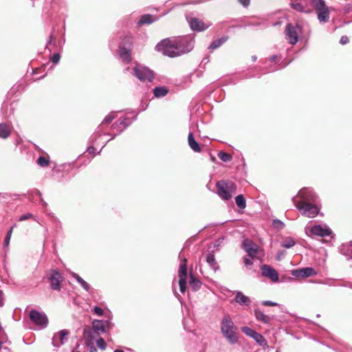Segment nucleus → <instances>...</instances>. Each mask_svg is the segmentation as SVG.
<instances>
[{"label": "nucleus", "mask_w": 352, "mask_h": 352, "mask_svg": "<svg viewBox=\"0 0 352 352\" xmlns=\"http://www.w3.org/2000/svg\"><path fill=\"white\" fill-rule=\"evenodd\" d=\"M193 47V36L186 35L164 39L155 46V50L164 55L173 58L190 52Z\"/></svg>", "instance_id": "1"}, {"label": "nucleus", "mask_w": 352, "mask_h": 352, "mask_svg": "<svg viewBox=\"0 0 352 352\" xmlns=\"http://www.w3.org/2000/svg\"><path fill=\"white\" fill-rule=\"evenodd\" d=\"M236 329L237 327L234 325L230 316H226L223 318L221 322V331L230 344H236L238 342Z\"/></svg>", "instance_id": "2"}, {"label": "nucleus", "mask_w": 352, "mask_h": 352, "mask_svg": "<svg viewBox=\"0 0 352 352\" xmlns=\"http://www.w3.org/2000/svg\"><path fill=\"white\" fill-rule=\"evenodd\" d=\"M217 194L224 201L230 200L236 193V185L230 180H220L217 182Z\"/></svg>", "instance_id": "3"}, {"label": "nucleus", "mask_w": 352, "mask_h": 352, "mask_svg": "<svg viewBox=\"0 0 352 352\" xmlns=\"http://www.w3.org/2000/svg\"><path fill=\"white\" fill-rule=\"evenodd\" d=\"M318 197L314 192L313 189L310 188H301L297 195L292 198V201L294 205H296L297 202H301L302 204L307 203H316Z\"/></svg>", "instance_id": "4"}, {"label": "nucleus", "mask_w": 352, "mask_h": 352, "mask_svg": "<svg viewBox=\"0 0 352 352\" xmlns=\"http://www.w3.org/2000/svg\"><path fill=\"white\" fill-rule=\"evenodd\" d=\"M320 23H326L329 21V9L324 0H311Z\"/></svg>", "instance_id": "5"}, {"label": "nucleus", "mask_w": 352, "mask_h": 352, "mask_svg": "<svg viewBox=\"0 0 352 352\" xmlns=\"http://www.w3.org/2000/svg\"><path fill=\"white\" fill-rule=\"evenodd\" d=\"M305 233L309 237H334L332 230L327 226L315 225L311 228H305Z\"/></svg>", "instance_id": "6"}, {"label": "nucleus", "mask_w": 352, "mask_h": 352, "mask_svg": "<svg viewBox=\"0 0 352 352\" xmlns=\"http://www.w3.org/2000/svg\"><path fill=\"white\" fill-rule=\"evenodd\" d=\"M299 212L307 218H314L319 213V208L316 203L302 204L297 202L295 205Z\"/></svg>", "instance_id": "7"}, {"label": "nucleus", "mask_w": 352, "mask_h": 352, "mask_svg": "<svg viewBox=\"0 0 352 352\" xmlns=\"http://www.w3.org/2000/svg\"><path fill=\"white\" fill-rule=\"evenodd\" d=\"M133 75L141 82H151L154 78L152 70L146 66L140 64H136L133 68Z\"/></svg>", "instance_id": "8"}, {"label": "nucleus", "mask_w": 352, "mask_h": 352, "mask_svg": "<svg viewBox=\"0 0 352 352\" xmlns=\"http://www.w3.org/2000/svg\"><path fill=\"white\" fill-rule=\"evenodd\" d=\"M132 47V38L125 37L119 46V54L123 61L129 63L131 61V51Z\"/></svg>", "instance_id": "9"}, {"label": "nucleus", "mask_w": 352, "mask_h": 352, "mask_svg": "<svg viewBox=\"0 0 352 352\" xmlns=\"http://www.w3.org/2000/svg\"><path fill=\"white\" fill-rule=\"evenodd\" d=\"M302 28L299 25L287 24L285 30V38L290 44L295 45L298 41V36Z\"/></svg>", "instance_id": "10"}, {"label": "nucleus", "mask_w": 352, "mask_h": 352, "mask_svg": "<svg viewBox=\"0 0 352 352\" xmlns=\"http://www.w3.org/2000/svg\"><path fill=\"white\" fill-rule=\"evenodd\" d=\"M116 118L115 113L111 112L109 113L103 120L101 124L98 126L97 131H96L93 135L91 136V142L96 143V140L98 138L101 136L102 135H106V133L104 132V126L105 124H108L110 122H111L114 119ZM107 135H110V133H107Z\"/></svg>", "instance_id": "11"}, {"label": "nucleus", "mask_w": 352, "mask_h": 352, "mask_svg": "<svg viewBox=\"0 0 352 352\" xmlns=\"http://www.w3.org/2000/svg\"><path fill=\"white\" fill-rule=\"evenodd\" d=\"M179 290L182 293H184L186 289L187 279V267L186 259L184 258L183 262L180 263L178 271Z\"/></svg>", "instance_id": "12"}, {"label": "nucleus", "mask_w": 352, "mask_h": 352, "mask_svg": "<svg viewBox=\"0 0 352 352\" xmlns=\"http://www.w3.org/2000/svg\"><path fill=\"white\" fill-rule=\"evenodd\" d=\"M30 318L32 322L37 325L44 328L47 327L48 319L45 314L36 310H32L30 313Z\"/></svg>", "instance_id": "13"}, {"label": "nucleus", "mask_w": 352, "mask_h": 352, "mask_svg": "<svg viewBox=\"0 0 352 352\" xmlns=\"http://www.w3.org/2000/svg\"><path fill=\"white\" fill-rule=\"evenodd\" d=\"M241 331L246 336L253 338L261 346L266 344V341L264 337L259 333L256 332L253 329L248 327H243Z\"/></svg>", "instance_id": "14"}, {"label": "nucleus", "mask_w": 352, "mask_h": 352, "mask_svg": "<svg viewBox=\"0 0 352 352\" xmlns=\"http://www.w3.org/2000/svg\"><path fill=\"white\" fill-rule=\"evenodd\" d=\"M63 280L62 274L58 270H52L49 277L50 287L52 290H60V282Z\"/></svg>", "instance_id": "15"}, {"label": "nucleus", "mask_w": 352, "mask_h": 352, "mask_svg": "<svg viewBox=\"0 0 352 352\" xmlns=\"http://www.w3.org/2000/svg\"><path fill=\"white\" fill-rule=\"evenodd\" d=\"M292 8L297 12L309 14L312 12L311 7L305 0H296L294 2L289 3Z\"/></svg>", "instance_id": "16"}, {"label": "nucleus", "mask_w": 352, "mask_h": 352, "mask_svg": "<svg viewBox=\"0 0 352 352\" xmlns=\"http://www.w3.org/2000/svg\"><path fill=\"white\" fill-rule=\"evenodd\" d=\"M69 331L66 329H63L59 332L55 333L52 339V344L55 347H60L67 340Z\"/></svg>", "instance_id": "17"}, {"label": "nucleus", "mask_w": 352, "mask_h": 352, "mask_svg": "<svg viewBox=\"0 0 352 352\" xmlns=\"http://www.w3.org/2000/svg\"><path fill=\"white\" fill-rule=\"evenodd\" d=\"M261 274H262L263 276L270 278L274 283H276L278 281V280H279L278 274L274 268H272L270 265H263L261 267Z\"/></svg>", "instance_id": "18"}, {"label": "nucleus", "mask_w": 352, "mask_h": 352, "mask_svg": "<svg viewBox=\"0 0 352 352\" xmlns=\"http://www.w3.org/2000/svg\"><path fill=\"white\" fill-rule=\"evenodd\" d=\"M190 28L194 31H204L206 30L209 25L205 24L201 20L197 18H187Z\"/></svg>", "instance_id": "19"}, {"label": "nucleus", "mask_w": 352, "mask_h": 352, "mask_svg": "<svg viewBox=\"0 0 352 352\" xmlns=\"http://www.w3.org/2000/svg\"><path fill=\"white\" fill-rule=\"evenodd\" d=\"M243 248L248 253V256L253 258L256 256L258 251V246L254 242L249 239L243 241Z\"/></svg>", "instance_id": "20"}, {"label": "nucleus", "mask_w": 352, "mask_h": 352, "mask_svg": "<svg viewBox=\"0 0 352 352\" xmlns=\"http://www.w3.org/2000/svg\"><path fill=\"white\" fill-rule=\"evenodd\" d=\"M315 274L316 272L312 267H304L292 272V275L296 277L307 278Z\"/></svg>", "instance_id": "21"}, {"label": "nucleus", "mask_w": 352, "mask_h": 352, "mask_svg": "<svg viewBox=\"0 0 352 352\" xmlns=\"http://www.w3.org/2000/svg\"><path fill=\"white\" fill-rule=\"evenodd\" d=\"M132 123V120H131L128 118H124L122 120L115 122L111 128L113 130L117 131V135L120 134L128 126H129Z\"/></svg>", "instance_id": "22"}, {"label": "nucleus", "mask_w": 352, "mask_h": 352, "mask_svg": "<svg viewBox=\"0 0 352 352\" xmlns=\"http://www.w3.org/2000/svg\"><path fill=\"white\" fill-rule=\"evenodd\" d=\"M234 300L236 302L242 306H248L251 302L250 298L245 296L241 292L237 291L235 292Z\"/></svg>", "instance_id": "23"}, {"label": "nucleus", "mask_w": 352, "mask_h": 352, "mask_svg": "<svg viewBox=\"0 0 352 352\" xmlns=\"http://www.w3.org/2000/svg\"><path fill=\"white\" fill-rule=\"evenodd\" d=\"M339 250L342 254L348 256L350 259H352V241L342 243L340 246Z\"/></svg>", "instance_id": "24"}, {"label": "nucleus", "mask_w": 352, "mask_h": 352, "mask_svg": "<svg viewBox=\"0 0 352 352\" xmlns=\"http://www.w3.org/2000/svg\"><path fill=\"white\" fill-rule=\"evenodd\" d=\"M188 143L190 148L197 153L201 152V149L198 142L195 140L193 133L190 132L188 135Z\"/></svg>", "instance_id": "25"}, {"label": "nucleus", "mask_w": 352, "mask_h": 352, "mask_svg": "<svg viewBox=\"0 0 352 352\" xmlns=\"http://www.w3.org/2000/svg\"><path fill=\"white\" fill-rule=\"evenodd\" d=\"M12 126L6 123L0 124V138H8L11 133Z\"/></svg>", "instance_id": "26"}, {"label": "nucleus", "mask_w": 352, "mask_h": 352, "mask_svg": "<svg viewBox=\"0 0 352 352\" xmlns=\"http://www.w3.org/2000/svg\"><path fill=\"white\" fill-rule=\"evenodd\" d=\"M255 318L257 320L262 322L264 324H268L271 321V318L265 315L263 311L256 309L254 311Z\"/></svg>", "instance_id": "27"}, {"label": "nucleus", "mask_w": 352, "mask_h": 352, "mask_svg": "<svg viewBox=\"0 0 352 352\" xmlns=\"http://www.w3.org/2000/svg\"><path fill=\"white\" fill-rule=\"evenodd\" d=\"M71 275L74 278H75L78 283H79L85 291L88 292H90V285L85 280H83L78 274L72 272Z\"/></svg>", "instance_id": "28"}, {"label": "nucleus", "mask_w": 352, "mask_h": 352, "mask_svg": "<svg viewBox=\"0 0 352 352\" xmlns=\"http://www.w3.org/2000/svg\"><path fill=\"white\" fill-rule=\"evenodd\" d=\"M206 262L214 272L219 270V266L215 260L214 254H208L206 256Z\"/></svg>", "instance_id": "29"}, {"label": "nucleus", "mask_w": 352, "mask_h": 352, "mask_svg": "<svg viewBox=\"0 0 352 352\" xmlns=\"http://www.w3.org/2000/svg\"><path fill=\"white\" fill-rule=\"evenodd\" d=\"M93 324V329L95 332H99L101 331L102 333L106 332V327L104 325V323L102 322V320H94L92 322Z\"/></svg>", "instance_id": "30"}, {"label": "nucleus", "mask_w": 352, "mask_h": 352, "mask_svg": "<svg viewBox=\"0 0 352 352\" xmlns=\"http://www.w3.org/2000/svg\"><path fill=\"white\" fill-rule=\"evenodd\" d=\"M228 40L227 36H223L221 38L216 39L208 47L209 50H216L221 46Z\"/></svg>", "instance_id": "31"}, {"label": "nucleus", "mask_w": 352, "mask_h": 352, "mask_svg": "<svg viewBox=\"0 0 352 352\" xmlns=\"http://www.w3.org/2000/svg\"><path fill=\"white\" fill-rule=\"evenodd\" d=\"M153 94L156 98L164 97L168 94V89L164 87H157L153 89Z\"/></svg>", "instance_id": "32"}, {"label": "nucleus", "mask_w": 352, "mask_h": 352, "mask_svg": "<svg viewBox=\"0 0 352 352\" xmlns=\"http://www.w3.org/2000/svg\"><path fill=\"white\" fill-rule=\"evenodd\" d=\"M235 202L236 206L241 209H244L246 207L245 199L242 195H239L235 197Z\"/></svg>", "instance_id": "33"}, {"label": "nucleus", "mask_w": 352, "mask_h": 352, "mask_svg": "<svg viewBox=\"0 0 352 352\" xmlns=\"http://www.w3.org/2000/svg\"><path fill=\"white\" fill-rule=\"evenodd\" d=\"M201 282L195 278L192 275L190 276V286L193 291H197L201 287Z\"/></svg>", "instance_id": "34"}, {"label": "nucleus", "mask_w": 352, "mask_h": 352, "mask_svg": "<svg viewBox=\"0 0 352 352\" xmlns=\"http://www.w3.org/2000/svg\"><path fill=\"white\" fill-rule=\"evenodd\" d=\"M155 21V19H153L152 16L150 14H144L142 16L141 19L138 21L139 25L143 24H151Z\"/></svg>", "instance_id": "35"}, {"label": "nucleus", "mask_w": 352, "mask_h": 352, "mask_svg": "<svg viewBox=\"0 0 352 352\" xmlns=\"http://www.w3.org/2000/svg\"><path fill=\"white\" fill-rule=\"evenodd\" d=\"M296 244L295 241L291 238L287 237L283 242L281 243V246L285 248H291Z\"/></svg>", "instance_id": "36"}, {"label": "nucleus", "mask_w": 352, "mask_h": 352, "mask_svg": "<svg viewBox=\"0 0 352 352\" xmlns=\"http://www.w3.org/2000/svg\"><path fill=\"white\" fill-rule=\"evenodd\" d=\"M218 157L221 161L224 162H230L232 160V155L230 154L223 151L219 152Z\"/></svg>", "instance_id": "37"}, {"label": "nucleus", "mask_w": 352, "mask_h": 352, "mask_svg": "<svg viewBox=\"0 0 352 352\" xmlns=\"http://www.w3.org/2000/svg\"><path fill=\"white\" fill-rule=\"evenodd\" d=\"M37 164L41 167L47 166L49 164V160L43 156H41L37 160Z\"/></svg>", "instance_id": "38"}, {"label": "nucleus", "mask_w": 352, "mask_h": 352, "mask_svg": "<svg viewBox=\"0 0 352 352\" xmlns=\"http://www.w3.org/2000/svg\"><path fill=\"white\" fill-rule=\"evenodd\" d=\"M13 228H14V226H12L10 228V229L9 230V231L8 232V233H7V234L6 236V238H5V240H4V243H3L5 247H8L9 243H10V239H11Z\"/></svg>", "instance_id": "39"}, {"label": "nucleus", "mask_w": 352, "mask_h": 352, "mask_svg": "<svg viewBox=\"0 0 352 352\" xmlns=\"http://www.w3.org/2000/svg\"><path fill=\"white\" fill-rule=\"evenodd\" d=\"M96 344L99 349L101 350H104L107 347L106 342L102 338H100L96 340Z\"/></svg>", "instance_id": "40"}, {"label": "nucleus", "mask_w": 352, "mask_h": 352, "mask_svg": "<svg viewBox=\"0 0 352 352\" xmlns=\"http://www.w3.org/2000/svg\"><path fill=\"white\" fill-rule=\"evenodd\" d=\"M272 226L274 228L282 229L284 227L283 221H272Z\"/></svg>", "instance_id": "41"}, {"label": "nucleus", "mask_w": 352, "mask_h": 352, "mask_svg": "<svg viewBox=\"0 0 352 352\" xmlns=\"http://www.w3.org/2000/svg\"><path fill=\"white\" fill-rule=\"evenodd\" d=\"M60 58V54L58 53H56V54H54L52 55V56L51 57V60L54 64H56V63H58L59 62Z\"/></svg>", "instance_id": "42"}, {"label": "nucleus", "mask_w": 352, "mask_h": 352, "mask_svg": "<svg viewBox=\"0 0 352 352\" xmlns=\"http://www.w3.org/2000/svg\"><path fill=\"white\" fill-rule=\"evenodd\" d=\"M94 310V312L98 316H101L103 315L104 314V311L102 310V308L98 307V306H95L93 309Z\"/></svg>", "instance_id": "43"}, {"label": "nucleus", "mask_w": 352, "mask_h": 352, "mask_svg": "<svg viewBox=\"0 0 352 352\" xmlns=\"http://www.w3.org/2000/svg\"><path fill=\"white\" fill-rule=\"evenodd\" d=\"M262 304L265 306H278V304L275 302H272V301H270V300H264L262 302Z\"/></svg>", "instance_id": "44"}, {"label": "nucleus", "mask_w": 352, "mask_h": 352, "mask_svg": "<svg viewBox=\"0 0 352 352\" xmlns=\"http://www.w3.org/2000/svg\"><path fill=\"white\" fill-rule=\"evenodd\" d=\"M33 215L31 213H26L23 215H22L19 220H27L28 219L32 218Z\"/></svg>", "instance_id": "45"}, {"label": "nucleus", "mask_w": 352, "mask_h": 352, "mask_svg": "<svg viewBox=\"0 0 352 352\" xmlns=\"http://www.w3.org/2000/svg\"><path fill=\"white\" fill-rule=\"evenodd\" d=\"M340 43L342 45H345L349 43V38L346 36H342L340 38Z\"/></svg>", "instance_id": "46"}, {"label": "nucleus", "mask_w": 352, "mask_h": 352, "mask_svg": "<svg viewBox=\"0 0 352 352\" xmlns=\"http://www.w3.org/2000/svg\"><path fill=\"white\" fill-rule=\"evenodd\" d=\"M239 2L244 7H248L250 5V0H238Z\"/></svg>", "instance_id": "47"}, {"label": "nucleus", "mask_w": 352, "mask_h": 352, "mask_svg": "<svg viewBox=\"0 0 352 352\" xmlns=\"http://www.w3.org/2000/svg\"><path fill=\"white\" fill-rule=\"evenodd\" d=\"M102 322L104 323V325L106 327V329H109L112 326V323L109 320H102Z\"/></svg>", "instance_id": "48"}, {"label": "nucleus", "mask_w": 352, "mask_h": 352, "mask_svg": "<svg viewBox=\"0 0 352 352\" xmlns=\"http://www.w3.org/2000/svg\"><path fill=\"white\" fill-rule=\"evenodd\" d=\"M244 263L245 266H250L253 264V262L251 258H244Z\"/></svg>", "instance_id": "49"}, {"label": "nucleus", "mask_w": 352, "mask_h": 352, "mask_svg": "<svg viewBox=\"0 0 352 352\" xmlns=\"http://www.w3.org/2000/svg\"><path fill=\"white\" fill-rule=\"evenodd\" d=\"M285 256V252L283 251H281V252H279L277 254V260L280 261L283 257H284Z\"/></svg>", "instance_id": "50"}, {"label": "nucleus", "mask_w": 352, "mask_h": 352, "mask_svg": "<svg viewBox=\"0 0 352 352\" xmlns=\"http://www.w3.org/2000/svg\"><path fill=\"white\" fill-rule=\"evenodd\" d=\"M87 152L90 154H93L94 153V151H95V148L93 146H90L87 148Z\"/></svg>", "instance_id": "51"}, {"label": "nucleus", "mask_w": 352, "mask_h": 352, "mask_svg": "<svg viewBox=\"0 0 352 352\" xmlns=\"http://www.w3.org/2000/svg\"><path fill=\"white\" fill-rule=\"evenodd\" d=\"M3 305V292L0 290V307Z\"/></svg>", "instance_id": "52"}, {"label": "nucleus", "mask_w": 352, "mask_h": 352, "mask_svg": "<svg viewBox=\"0 0 352 352\" xmlns=\"http://www.w3.org/2000/svg\"><path fill=\"white\" fill-rule=\"evenodd\" d=\"M89 352H98V351L96 349V347H94L93 345H91L89 347Z\"/></svg>", "instance_id": "53"}, {"label": "nucleus", "mask_w": 352, "mask_h": 352, "mask_svg": "<svg viewBox=\"0 0 352 352\" xmlns=\"http://www.w3.org/2000/svg\"><path fill=\"white\" fill-rule=\"evenodd\" d=\"M277 58H278V56L276 55H274V56H271L270 58H269L268 60L270 62H274Z\"/></svg>", "instance_id": "54"}, {"label": "nucleus", "mask_w": 352, "mask_h": 352, "mask_svg": "<svg viewBox=\"0 0 352 352\" xmlns=\"http://www.w3.org/2000/svg\"><path fill=\"white\" fill-rule=\"evenodd\" d=\"M52 41H54V38L52 35H50V40L47 42V45H50Z\"/></svg>", "instance_id": "55"}, {"label": "nucleus", "mask_w": 352, "mask_h": 352, "mask_svg": "<svg viewBox=\"0 0 352 352\" xmlns=\"http://www.w3.org/2000/svg\"><path fill=\"white\" fill-rule=\"evenodd\" d=\"M116 135H117V134H115V135L113 136L111 139H109V140H107L106 143L109 142V141H111V140L113 139Z\"/></svg>", "instance_id": "56"}, {"label": "nucleus", "mask_w": 352, "mask_h": 352, "mask_svg": "<svg viewBox=\"0 0 352 352\" xmlns=\"http://www.w3.org/2000/svg\"><path fill=\"white\" fill-rule=\"evenodd\" d=\"M116 135H117V134H115V135L113 136L111 139H109V140H107L106 143L109 142V141H111V140L113 139Z\"/></svg>", "instance_id": "57"}, {"label": "nucleus", "mask_w": 352, "mask_h": 352, "mask_svg": "<svg viewBox=\"0 0 352 352\" xmlns=\"http://www.w3.org/2000/svg\"><path fill=\"white\" fill-rule=\"evenodd\" d=\"M113 352H124V351L122 350L116 349Z\"/></svg>", "instance_id": "58"}, {"label": "nucleus", "mask_w": 352, "mask_h": 352, "mask_svg": "<svg viewBox=\"0 0 352 352\" xmlns=\"http://www.w3.org/2000/svg\"><path fill=\"white\" fill-rule=\"evenodd\" d=\"M252 60H253L254 61H255V60H256V56H252Z\"/></svg>", "instance_id": "59"}, {"label": "nucleus", "mask_w": 352, "mask_h": 352, "mask_svg": "<svg viewBox=\"0 0 352 352\" xmlns=\"http://www.w3.org/2000/svg\"><path fill=\"white\" fill-rule=\"evenodd\" d=\"M214 160H215V158H214V157H211V160H212V161H213V162H214Z\"/></svg>", "instance_id": "60"}, {"label": "nucleus", "mask_w": 352, "mask_h": 352, "mask_svg": "<svg viewBox=\"0 0 352 352\" xmlns=\"http://www.w3.org/2000/svg\"><path fill=\"white\" fill-rule=\"evenodd\" d=\"M104 146H106V143H105V144H104V145H102V148H104Z\"/></svg>", "instance_id": "61"}, {"label": "nucleus", "mask_w": 352, "mask_h": 352, "mask_svg": "<svg viewBox=\"0 0 352 352\" xmlns=\"http://www.w3.org/2000/svg\"><path fill=\"white\" fill-rule=\"evenodd\" d=\"M104 146H106V143H105V144H104V145H102V148H104Z\"/></svg>", "instance_id": "62"}, {"label": "nucleus", "mask_w": 352, "mask_h": 352, "mask_svg": "<svg viewBox=\"0 0 352 352\" xmlns=\"http://www.w3.org/2000/svg\"><path fill=\"white\" fill-rule=\"evenodd\" d=\"M104 146H106V143H105V144H104V145H102V148H104Z\"/></svg>", "instance_id": "63"}, {"label": "nucleus", "mask_w": 352, "mask_h": 352, "mask_svg": "<svg viewBox=\"0 0 352 352\" xmlns=\"http://www.w3.org/2000/svg\"><path fill=\"white\" fill-rule=\"evenodd\" d=\"M179 258H182V253L179 254Z\"/></svg>", "instance_id": "64"}]
</instances>
